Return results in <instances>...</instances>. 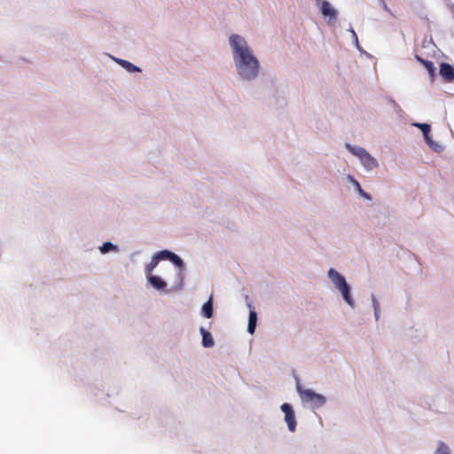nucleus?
<instances>
[{"mask_svg": "<svg viewBox=\"0 0 454 454\" xmlns=\"http://www.w3.org/2000/svg\"><path fill=\"white\" fill-rule=\"evenodd\" d=\"M229 44L238 79L246 83L254 82L260 74V61L247 40L240 35L231 34Z\"/></svg>", "mask_w": 454, "mask_h": 454, "instance_id": "obj_1", "label": "nucleus"}, {"mask_svg": "<svg viewBox=\"0 0 454 454\" xmlns=\"http://www.w3.org/2000/svg\"><path fill=\"white\" fill-rule=\"evenodd\" d=\"M155 254L157 255L158 260H160V262L164 260L169 261L176 267L179 268V271L177 272L176 277L175 285L171 288V290H181L184 285V277L182 270L184 269V262L183 259L174 252L168 249L158 251L157 253H155Z\"/></svg>", "mask_w": 454, "mask_h": 454, "instance_id": "obj_2", "label": "nucleus"}, {"mask_svg": "<svg viewBox=\"0 0 454 454\" xmlns=\"http://www.w3.org/2000/svg\"><path fill=\"white\" fill-rule=\"evenodd\" d=\"M345 148L354 156L357 157L366 171H372L379 168L378 160L372 157L364 147L345 144Z\"/></svg>", "mask_w": 454, "mask_h": 454, "instance_id": "obj_3", "label": "nucleus"}, {"mask_svg": "<svg viewBox=\"0 0 454 454\" xmlns=\"http://www.w3.org/2000/svg\"><path fill=\"white\" fill-rule=\"evenodd\" d=\"M296 390L301 402L310 403L313 409H319L326 403V397L325 395L317 394L310 388L303 389L299 382L296 384Z\"/></svg>", "mask_w": 454, "mask_h": 454, "instance_id": "obj_4", "label": "nucleus"}, {"mask_svg": "<svg viewBox=\"0 0 454 454\" xmlns=\"http://www.w3.org/2000/svg\"><path fill=\"white\" fill-rule=\"evenodd\" d=\"M262 85L263 86L264 97L269 98V99L273 98V104L282 106L285 103V98L282 96L283 90L272 79L263 80Z\"/></svg>", "mask_w": 454, "mask_h": 454, "instance_id": "obj_5", "label": "nucleus"}, {"mask_svg": "<svg viewBox=\"0 0 454 454\" xmlns=\"http://www.w3.org/2000/svg\"><path fill=\"white\" fill-rule=\"evenodd\" d=\"M280 410L285 414L284 419L288 430L294 432L296 430L297 422L293 406L288 403H284L281 404Z\"/></svg>", "mask_w": 454, "mask_h": 454, "instance_id": "obj_6", "label": "nucleus"}, {"mask_svg": "<svg viewBox=\"0 0 454 454\" xmlns=\"http://www.w3.org/2000/svg\"><path fill=\"white\" fill-rule=\"evenodd\" d=\"M327 278L337 291L348 286L345 277L333 268L327 271Z\"/></svg>", "mask_w": 454, "mask_h": 454, "instance_id": "obj_7", "label": "nucleus"}, {"mask_svg": "<svg viewBox=\"0 0 454 454\" xmlns=\"http://www.w3.org/2000/svg\"><path fill=\"white\" fill-rule=\"evenodd\" d=\"M320 12L325 18H328L329 24L336 21L338 12L331 5L328 1H322Z\"/></svg>", "mask_w": 454, "mask_h": 454, "instance_id": "obj_8", "label": "nucleus"}, {"mask_svg": "<svg viewBox=\"0 0 454 454\" xmlns=\"http://www.w3.org/2000/svg\"><path fill=\"white\" fill-rule=\"evenodd\" d=\"M439 74L447 82L454 81V67L449 63L442 62L440 64Z\"/></svg>", "mask_w": 454, "mask_h": 454, "instance_id": "obj_9", "label": "nucleus"}, {"mask_svg": "<svg viewBox=\"0 0 454 454\" xmlns=\"http://www.w3.org/2000/svg\"><path fill=\"white\" fill-rule=\"evenodd\" d=\"M247 305L249 308L247 333L254 334L257 326V312L250 302L247 301Z\"/></svg>", "mask_w": 454, "mask_h": 454, "instance_id": "obj_10", "label": "nucleus"}, {"mask_svg": "<svg viewBox=\"0 0 454 454\" xmlns=\"http://www.w3.org/2000/svg\"><path fill=\"white\" fill-rule=\"evenodd\" d=\"M146 279L148 281V283L156 290L158 291H164V292H168L166 290L167 288V282L161 278L160 276L158 275H150V276H147L146 277Z\"/></svg>", "mask_w": 454, "mask_h": 454, "instance_id": "obj_11", "label": "nucleus"}, {"mask_svg": "<svg viewBox=\"0 0 454 454\" xmlns=\"http://www.w3.org/2000/svg\"><path fill=\"white\" fill-rule=\"evenodd\" d=\"M109 56L115 63H117L119 66H121L122 68H124L128 73L142 72V69L139 67L134 65L133 63H131L126 59H119V58H116V57H114L111 55H109Z\"/></svg>", "mask_w": 454, "mask_h": 454, "instance_id": "obj_12", "label": "nucleus"}, {"mask_svg": "<svg viewBox=\"0 0 454 454\" xmlns=\"http://www.w3.org/2000/svg\"><path fill=\"white\" fill-rule=\"evenodd\" d=\"M346 179L349 184H351L353 185L355 191L361 197H363L364 200H369V201L372 200V197L368 192H366L365 191L363 190L359 182L353 176L348 175Z\"/></svg>", "mask_w": 454, "mask_h": 454, "instance_id": "obj_13", "label": "nucleus"}, {"mask_svg": "<svg viewBox=\"0 0 454 454\" xmlns=\"http://www.w3.org/2000/svg\"><path fill=\"white\" fill-rule=\"evenodd\" d=\"M343 301L352 309L356 307L355 300L353 299L352 294H351V286L348 285L346 287L340 289L338 291Z\"/></svg>", "mask_w": 454, "mask_h": 454, "instance_id": "obj_14", "label": "nucleus"}, {"mask_svg": "<svg viewBox=\"0 0 454 454\" xmlns=\"http://www.w3.org/2000/svg\"><path fill=\"white\" fill-rule=\"evenodd\" d=\"M201 315L205 318H211L214 315L213 295L201 307Z\"/></svg>", "mask_w": 454, "mask_h": 454, "instance_id": "obj_15", "label": "nucleus"}, {"mask_svg": "<svg viewBox=\"0 0 454 454\" xmlns=\"http://www.w3.org/2000/svg\"><path fill=\"white\" fill-rule=\"evenodd\" d=\"M200 333L202 337V346L204 348H212L215 345L212 334L203 327L200 328Z\"/></svg>", "mask_w": 454, "mask_h": 454, "instance_id": "obj_16", "label": "nucleus"}, {"mask_svg": "<svg viewBox=\"0 0 454 454\" xmlns=\"http://www.w3.org/2000/svg\"><path fill=\"white\" fill-rule=\"evenodd\" d=\"M98 250L100 254H106L108 253H118L120 248L117 245L114 244L111 241L104 242L99 247Z\"/></svg>", "mask_w": 454, "mask_h": 454, "instance_id": "obj_17", "label": "nucleus"}, {"mask_svg": "<svg viewBox=\"0 0 454 454\" xmlns=\"http://www.w3.org/2000/svg\"><path fill=\"white\" fill-rule=\"evenodd\" d=\"M415 59H417V61H419V63H421L425 67V68L429 73L431 78H434V75H435V72H436V68H435L434 63L432 61H430V60L424 59L423 58H421L419 55H416Z\"/></svg>", "mask_w": 454, "mask_h": 454, "instance_id": "obj_18", "label": "nucleus"}, {"mask_svg": "<svg viewBox=\"0 0 454 454\" xmlns=\"http://www.w3.org/2000/svg\"><path fill=\"white\" fill-rule=\"evenodd\" d=\"M160 262V260H158V257L157 255L154 254L152 258H151V261L149 263H147L145 266V276H150L152 275V272L153 271V270L157 267V265L159 264Z\"/></svg>", "mask_w": 454, "mask_h": 454, "instance_id": "obj_19", "label": "nucleus"}, {"mask_svg": "<svg viewBox=\"0 0 454 454\" xmlns=\"http://www.w3.org/2000/svg\"><path fill=\"white\" fill-rule=\"evenodd\" d=\"M372 306L374 312V318L376 321H379L380 317V304L379 300L377 299L374 294H371Z\"/></svg>", "mask_w": 454, "mask_h": 454, "instance_id": "obj_20", "label": "nucleus"}, {"mask_svg": "<svg viewBox=\"0 0 454 454\" xmlns=\"http://www.w3.org/2000/svg\"><path fill=\"white\" fill-rule=\"evenodd\" d=\"M424 139L426 143L428 145V146L435 153H440L443 150V146L440 145L437 142H434L432 137H430V133L427 135V137H424Z\"/></svg>", "mask_w": 454, "mask_h": 454, "instance_id": "obj_21", "label": "nucleus"}, {"mask_svg": "<svg viewBox=\"0 0 454 454\" xmlns=\"http://www.w3.org/2000/svg\"><path fill=\"white\" fill-rule=\"evenodd\" d=\"M434 454H450L449 446L443 442H439L438 446Z\"/></svg>", "mask_w": 454, "mask_h": 454, "instance_id": "obj_22", "label": "nucleus"}, {"mask_svg": "<svg viewBox=\"0 0 454 454\" xmlns=\"http://www.w3.org/2000/svg\"><path fill=\"white\" fill-rule=\"evenodd\" d=\"M413 125L421 130L423 137H427L431 131V126L427 123H414Z\"/></svg>", "mask_w": 454, "mask_h": 454, "instance_id": "obj_23", "label": "nucleus"}, {"mask_svg": "<svg viewBox=\"0 0 454 454\" xmlns=\"http://www.w3.org/2000/svg\"><path fill=\"white\" fill-rule=\"evenodd\" d=\"M348 31H350V32H351V34H352V38H353V42H354L355 45L356 46V48H357L358 50H360V45H359V42H358V37H357V35H356V34L355 30L352 28V27H349V29H348Z\"/></svg>", "mask_w": 454, "mask_h": 454, "instance_id": "obj_24", "label": "nucleus"}, {"mask_svg": "<svg viewBox=\"0 0 454 454\" xmlns=\"http://www.w3.org/2000/svg\"><path fill=\"white\" fill-rule=\"evenodd\" d=\"M389 102L390 104L393 106V107L398 109V110H401L400 109V106H398V104L395 102V100H394L393 98L389 99Z\"/></svg>", "mask_w": 454, "mask_h": 454, "instance_id": "obj_25", "label": "nucleus"}, {"mask_svg": "<svg viewBox=\"0 0 454 454\" xmlns=\"http://www.w3.org/2000/svg\"><path fill=\"white\" fill-rule=\"evenodd\" d=\"M381 4H382V8H383L386 12H388V13H390V14H392L391 10L387 7V5L386 4V3H385L384 1H383V2H381Z\"/></svg>", "mask_w": 454, "mask_h": 454, "instance_id": "obj_26", "label": "nucleus"}, {"mask_svg": "<svg viewBox=\"0 0 454 454\" xmlns=\"http://www.w3.org/2000/svg\"><path fill=\"white\" fill-rule=\"evenodd\" d=\"M139 253H140L139 251H135V252H133V253L130 254V258H133L134 256L138 255V254H139Z\"/></svg>", "mask_w": 454, "mask_h": 454, "instance_id": "obj_27", "label": "nucleus"}, {"mask_svg": "<svg viewBox=\"0 0 454 454\" xmlns=\"http://www.w3.org/2000/svg\"><path fill=\"white\" fill-rule=\"evenodd\" d=\"M380 2H383V0H380Z\"/></svg>", "mask_w": 454, "mask_h": 454, "instance_id": "obj_28", "label": "nucleus"}]
</instances>
